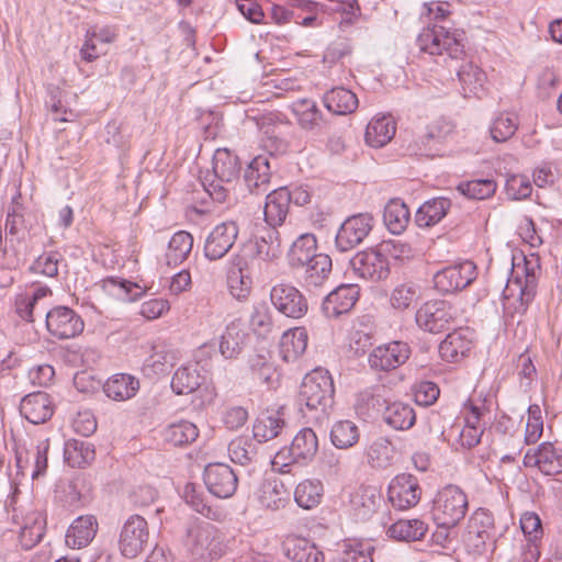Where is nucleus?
Returning <instances> with one entry per match:
<instances>
[{"mask_svg": "<svg viewBox=\"0 0 562 562\" xmlns=\"http://www.w3.org/2000/svg\"><path fill=\"white\" fill-rule=\"evenodd\" d=\"M468 509L465 492L456 484H447L435 495L431 515L439 528L451 529L464 519Z\"/></svg>", "mask_w": 562, "mask_h": 562, "instance_id": "f257e3e1", "label": "nucleus"}, {"mask_svg": "<svg viewBox=\"0 0 562 562\" xmlns=\"http://www.w3.org/2000/svg\"><path fill=\"white\" fill-rule=\"evenodd\" d=\"M334 394V382L329 372L318 368L304 376L297 403L310 412L326 413L333 406Z\"/></svg>", "mask_w": 562, "mask_h": 562, "instance_id": "f03ea898", "label": "nucleus"}, {"mask_svg": "<svg viewBox=\"0 0 562 562\" xmlns=\"http://www.w3.org/2000/svg\"><path fill=\"white\" fill-rule=\"evenodd\" d=\"M463 32H452L445 25L434 24L424 29L417 36L416 44L420 52L432 56L447 54L450 59H460L464 55Z\"/></svg>", "mask_w": 562, "mask_h": 562, "instance_id": "7ed1b4c3", "label": "nucleus"}, {"mask_svg": "<svg viewBox=\"0 0 562 562\" xmlns=\"http://www.w3.org/2000/svg\"><path fill=\"white\" fill-rule=\"evenodd\" d=\"M217 529L210 522H192L187 528L184 547L193 561L206 562L217 557Z\"/></svg>", "mask_w": 562, "mask_h": 562, "instance_id": "20e7f679", "label": "nucleus"}, {"mask_svg": "<svg viewBox=\"0 0 562 562\" xmlns=\"http://www.w3.org/2000/svg\"><path fill=\"white\" fill-rule=\"evenodd\" d=\"M149 538L147 520L140 515L134 514L122 525L117 547L124 558L134 559L148 548Z\"/></svg>", "mask_w": 562, "mask_h": 562, "instance_id": "39448f33", "label": "nucleus"}, {"mask_svg": "<svg viewBox=\"0 0 562 562\" xmlns=\"http://www.w3.org/2000/svg\"><path fill=\"white\" fill-rule=\"evenodd\" d=\"M476 266L465 260L450 265L434 274L435 289L441 294H453L469 286L476 279Z\"/></svg>", "mask_w": 562, "mask_h": 562, "instance_id": "423d86ee", "label": "nucleus"}, {"mask_svg": "<svg viewBox=\"0 0 562 562\" xmlns=\"http://www.w3.org/2000/svg\"><path fill=\"white\" fill-rule=\"evenodd\" d=\"M415 318L422 329L437 334L449 329L453 325L456 311L447 301H428L418 308Z\"/></svg>", "mask_w": 562, "mask_h": 562, "instance_id": "0eeeda50", "label": "nucleus"}, {"mask_svg": "<svg viewBox=\"0 0 562 562\" xmlns=\"http://www.w3.org/2000/svg\"><path fill=\"white\" fill-rule=\"evenodd\" d=\"M350 267L358 277L371 282L385 280L390 274L387 257L380 247L357 252L350 259Z\"/></svg>", "mask_w": 562, "mask_h": 562, "instance_id": "6e6552de", "label": "nucleus"}, {"mask_svg": "<svg viewBox=\"0 0 562 562\" xmlns=\"http://www.w3.org/2000/svg\"><path fill=\"white\" fill-rule=\"evenodd\" d=\"M467 541L477 553H483L488 546L495 547V525L491 512L477 508L468 520Z\"/></svg>", "mask_w": 562, "mask_h": 562, "instance_id": "1a4fd4ad", "label": "nucleus"}, {"mask_svg": "<svg viewBox=\"0 0 562 562\" xmlns=\"http://www.w3.org/2000/svg\"><path fill=\"white\" fill-rule=\"evenodd\" d=\"M373 227V217L368 213L349 216L340 225L335 246L337 250L345 252L356 248L370 234Z\"/></svg>", "mask_w": 562, "mask_h": 562, "instance_id": "9d476101", "label": "nucleus"}, {"mask_svg": "<svg viewBox=\"0 0 562 562\" xmlns=\"http://www.w3.org/2000/svg\"><path fill=\"white\" fill-rule=\"evenodd\" d=\"M422 497V487L416 476L411 473H401L393 477L387 487V498L391 505L398 510L415 507Z\"/></svg>", "mask_w": 562, "mask_h": 562, "instance_id": "9b49d317", "label": "nucleus"}, {"mask_svg": "<svg viewBox=\"0 0 562 562\" xmlns=\"http://www.w3.org/2000/svg\"><path fill=\"white\" fill-rule=\"evenodd\" d=\"M46 328L57 339H69L83 331L82 318L67 306H56L46 313Z\"/></svg>", "mask_w": 562, "mask_h": 562, "instance_id": "f8f14e48", "label": "nucleus"}, {"mask_svg": "<svg viewBox=\"0 0 562 562\" xmlns=\"http://www.w3.org/2000/svg\"><path fill=\"white\" fill-rule=\"evenodd\" d=\"M270 300L276 310L286 317L301 318L308 310L307 301L303 294L295 286L286 283L272 286Z\"/></svg>", "mask_w": 562, "mask_h": 562, "instance_id": "ddd939ff", "label": "nucleus"}, {"mask_svg": "<svg viewBox=\"0 0 562 562\" xmlns=\"http://www.w3.org/2000/svg\"><path fill=\"white\" fill-rule=\"evenodd\" d=\"M203 480L209 492L218 498L233 496L238 485L237 474L225 463L209 464L204 470Z\"/></svg>", "mask_w": 562, "mask_h": 562, "instance_id": "4468645a", "label": "nucleus"}, {"mask_svg": "<svg viewBox=\"0 0 562 562\" xmlns=\"http://www.w3.org/2000/svg\"><path fill=\"white\" fill-rule=\"evenodd\" d=\"M411 355L408 344L392 341L374 348L369 355L368 362L375 371H391L404 364Z\"/></svg>", "mask_w": 562, "mask_h": 562, "instance_id": "2eb2a0df", "label": "nucleus"}, {"mask_svg": "<svg viewBox=\"0 0 562 562\" xmlns=\"http://www.w3.org/2000/svg\"><path fill=\"white\" fill-rule=\"evenodd\" d=\"M238 237V226L234 222L216 225L206 236L204 256L213 261L222 259L234 246Z\"/></svg>", "mask_w": 562, "mask_h": 562, "instance_id": "dca6fc26", "label": "nucleus"}, {"mask_svg": "<svg viewBox=\"0 0 562 562\" xmlns=\"http://www.w3.org/2000/svg\"><path fill=\"white\" fill-rule=\"evenodd\" d=\"M524 465L538 468L546 475L562 473V447L542 442L537 449H529L524 457Z\"/></svg>", "mask_w": 562, "mask_h": 562, "instance_id": "f3484780", "label": "nucleus"}, {"mask_svg": "<svg viewBox=\"0 0 562 562\" xmlns=\"http://www.w3.org/2000/svg\"><path fill=\"white\" fill-rule=\"evenodd\" d=\"M360 288L357 284H340L328 293L322 303V311L328 318H337L349 313L357 303Z\"/></svg>", "mask_w": 562, "mask_h": 562, "instance_id": "a211bd4d", "label": "nucleus"}, {"mask_svg": "<svg viewBox=\"0 0 562 562\" xmlns=\"http://www.w3.org/2000/svg\"><path fill=\"white\" fill-rule=\"evenodd\" d=\"M285 425L284 407L280 406L276 409H266L254 423V438L258 440L259 443L272 440L281 434Z\"/></svg>", "mask_w": 562, "mask_h": 562, "instance_id": "6ab92c4d", "label": "nucleus"}, {"mask_svg": "<svg viewBox=\"0 0 562 562\" xmlns=\"http://www.w3.org/2000/svg\"><path fill=\"white\" fill-rule=\"evenodd\" d=\"M290 204V190L286 187L270 192L266 198L263 210L266 223L273 228L282 225L288 216Z\"/></svg>", "mask_w": 562, "mask_h": 562, "instance_id": "aec40b11", "label": "nucleus"}, {"mask_svg": "<svg viewBox=\"0 0 562 562\" xmlns=\"http://www.w3.org/2000/svg\"><path fill=\"white\" fill-rule=\"evenodd\" d=\"M98 521L93 515L77 517L66 532V543L72 549L87 547L95 537Z\"/></svg>", "mask_w": 562, "mask_h": 562, "instance_id": "412c9836", "label": "nucleus"}, {"mask_svg": "<svg viewBox=\"0 0 562 562\" xmlns=\"http://www.w3.org/2000/svg\"><path fill=\"white\" fill-rule=\"evenodd\" d=\"M270 178V160L262 155L255 157L244 172V181L251 193L266 192Z\"/></svg>", "mask_w": 562, "mask_h": 562, "instance_id": "4be33fe9", "label": "nucleus"}, {"mask_svg": "<svg viewBox=\"0 0 562 562\" xmlns=\"http://www.w3.org/2000/svg\"><path fill=\"white\" fill-rule=\"evenodd\" d=\"M539 268L537 260H528L525 258V281L521 283L520 279L516 277L513 284L519 289V297L516 300L513 314L522 315L526 313L529 304L535 297L537 288L536 269Z\"/></svg>", "mask_w": 562, "mask_h": 562, "instance_id": "5701e85b", "label": "nucleus"}, {"mask_svg": "<svg viewBox=\"0 0 562 562\" xmlns=\"http://www.w3.org/2000/svg\"><path fill=\"white\" fill-rule=\"evenodd\" d=\"M212 169L215 178L229 184L238 179L241 165L237 155L227 148H218L213 155Z\"/></svg>", "mask_w": 562, "mask_h": 562, "instance_id": "b1692460", "label": "nucleus"}, {"mask_svg": "<svg viewBox=\"0 0 562 562\" xmlns=\"http://www.w3.org/2000/svg\"><path fill=\"white\" fill-rule=\"evenodd\" d=\"M290 108L302 130L321 131L324 126L323 113L314 100L300 99L294 101Z\"/></svg>", "mask_w": 562, "mask_h": 562, "instance_id": "393cba45", "label": "nucleus"}, {"mask_svg": "<svg viewBox=\"0 0 562 562\" xmlns=\"http://www.w3.org/2000/svg\"><path fill=\"white\" fill-rule=\"evenodd\" d=\"M303 284L307 290L318 289L328 280L333 262L326 254H317L312 260L305 263Z\"/></svg>", "mask_w": 562, "mask_h": 562, "instance_id": "a878e982", "label": "nucleus"}, {"mask_svg": "<svg viewBox=\"0 0 562 562\" xmlns=\"http://www.w3.org/2000/svg\"><path fill=\"white\" fill-rule=\"evenodd\" d=\"M290 493L284 483L279 477H269L263 480L259 488L260 504L270 509L279 510L289 502Z\"/></svg>", "mask_w": 562, "mask_h": 562, "instance_id": "bb28decb", "label": "nucleus"}, {"mask_svg": "<svg viewBox=\"0 0 562 562\" xmlns=\"http://www.w3.org/2000/svg\"><path fill=\"white\" fill-rule=\"evenodd\" d=\"M318 450L317 436L312 428L301 429L293 438L289 453L293 462L307 463Z\"/></svg>", "mask_w": 562, "mask_h": 562, "instance_id": "cd10ccee", "label": "nucleus"}, {"mask_svg": "<svg viewBox=\"0 0 562 562\" xmlns=\"http://www.w3.org/2000/svg\"><path fill=\"white\" fill-rule=\"evenodd\" d=\"M472 340L468 337V330L458 329L449 333L439 345L440 357L449 362L458 361L472 349Z\"/></svg>", "mask_w": 562, "mask_h": 562, "instance_id": "c85d7f7f", "label": "nucleus"}, {"mask_svg": "<svg viewBox=\"0 0 562 562\" xmlns=\"http://www.w3.org/2000/svg\"><path fill=\"white\" fill-rule=\"evenodd\" d=\"M458 79L461 83L462 93L465 98L470 95L481 97L484 92L486 74L472 61H468L458 69Z\"/></svg>", "mask_w": 562, "mask_h": 562, "instance_id": "c756f323", "label": "nucleus"}, {"mask_svg": "<svg viewBox=\"0 0 562 562\" xmlns=\"http://www.w3.org/2000/svg\"><path fill=\"white\" fill-rule=\"evenodd\" d=\"M451 207V201L439 196L424 202L417 210L415 222L419 227H430L438 224Z\"/></svg>", "mask_w": 562, "mask_h": 562, "instance_id": "7c9ffc66", "label": "nucleus"}, {"mask_svg": "<svg viewBox=\"0 0 562 562\" xmlns=\"http://www.w3.org/2000/svg\"><path fill=\"white\" fill-rule=\"evenodd\" d=\"M307 331L295 327L285 331L280 340V355L285 362H293L302 356L307 347Z\"/></svg>", "mask_w": 562, "mask_h": 562, "instance_id": "2f4dec72", "label": "nucleus"}, {"mask_svg": "<svg viewBox=\"0 0 562 562\" xmlns=\"http://www.w3.org/2000/svg\"><path fill=\"white\" fill-rule=\"evenodd\" d=\"M326 109L337 115L352 113L358 108L357 95L342 87L334 88L327 91L323 98Z\"/></svg>", "mask_w": 562, "mask_h": 562, "instance_id": "473e14b6", "label": "nucleus"}, {"mask_svg": "<svg viewBox=\"0 0 562 562\" xmlns=\"http://www.w3.org/2000/svg\"><path fill=\"white\" fill-rule=\"evenodd\" d=\"M396 126L392 117L382 116L370 121L366 128V143L374 148L386 145L395 135Z\"/></svg>", "mask_w": 562, "mask_h": 562, "instance_id": "72a5a7b5", "label": "nucleus"}, {"mask_svg": "<svg viewBox=\"0 0 562 562\" xmlns=\"http://www.w3.org/2000/svg\"><path fill=\"white\" fill-rule=\"evenodd\" d=\"M383 420L395 430H407L415 425L416 414L409 404L393 402L383 411Z\"/></svg>", "mask_w": 562, "mask_h": 562, "instance_id": "f704fd0d", "label": "nucleus"}, {"mask_svg": "<svg viewBox=\"0 0 562 562\" xmlns=\"http://www.w3.org/2000/svg\"><path fill=\"white\" fill-rule=\"evenodd\" d=\"M364 454L372 469L384 470L392 465L395 449L387 438L379 437L367 447Z\"/></svg>", "mask_w": 562, "mask_h": 562, "instance_id": "c9c22d12", "label": "nucleus"}, {"mask_svg": "<svg viewBox=\"0 0 562 562\" xmlns=\"http://www.w3.org/2000/svg\"><path fill=\"white\" fill-rule=\"evenodd\" d=\"M285 554L293 562H324V553L305 538H293L285 542Z\"/></svg>", "mask_w": 562, "mask_h": 562, "instance_id": "e433bc0d", "label": "nucleus"}, {"mask_svg": "<svg viewBox=\"0 0 562 562\" xmlns=\"http://www.w3.org/2000/svg\"><path fill=\"white\" fill-rule=\"evenodd\" d=\"M316 238L312 234H302L291 245L288 252L289 265L296 269L303 268L306 262L317 256Z\"/></svg>", "mask_w": 562, "mask_h": 562, "instance_id": "4c0bfd02", "label": "nucleus"}, {"mask_svg": "<svg viewBox=\"0 0 562 562\" xmlns=\"http://www.w3.org/2000/svg\"><path fill=\"white\" fill-rule=\"evenodd\" d=\"M193 247V237L186 231H179L172 235L169 240L165 255L166 263L170 267H177L186 261Z\"/></svg>", "mask_w": 562, "mask_h": 562, "instance_id": "58836bf2", "label": "nucleus"}, {"mask_svg": "<svg viewBox=\"0 0 562 562\" xmlns=\"http://www.w3.org/2000/svg\"><path fill=\"white\" fill-rule=\"evenodd\" d=\"M138 389V380L124 373L113 375L103 385L106 396L115 401H125L133 397Z\"/></svg>", "mask_w": 562, "mask_h": 562, "instance_id": "ea45409f", "label": "nucleus"}, {"mask_svg": "<svg viewBox=\"0 0 562 562\" xmlns=\"http://www.w3.org/2000/svg\"><path fill=\"white\" fill-rule=\"evenodd\" d=\"M411 214L406 204L400 199H392L384 207L383 221L387 229L395 235L405 231Z\"/></svg>", "mask_w": 562, "mask_h": 562, "instance_id": "a19ab883", "label": "nucleus"}, {"mask_svg": "<svg viewBox=\"0 0 562 562\" xmlns=\"http://www.w3.org/2000/svg\"><path fill=\"white\" fill-rule=\"evenodd\" d=\"M427 525L419 519L397 520L386 531L387 536L396 541H418L427 531Z\"/></svg>", "mask_w": 562, "mask_h": 562, "instance_id": "79ce46f5", "label": "nucleus"}, {"mask_svg": "<svg viewBox=\"0 0 562 562\" xmlns=\"http://www.w3.org/2000/svg\"><path fill=\"white\" fill-rule=\"evenodd\" d=\"M198 364L183 366L177 369L171 379V389L176 394H190L202 384Z\"/></svg>", "mask_w": 562, "mask_h": 562, "instance_id": "37998d69", "label": "nucleus"}, {"mask_svg": "<svg viewBox=\"0 0 562 562\" xmlns=\"http://www.w3.org/2000/svg\"><path fill=\"white\" fill-rule=\"evenodd\" d=\"M95 451L92 443L78 439H69L65 442L64 458L72 468L85 467L94 460Z\"/></svg>", "mask_w": 562, "mask_h": 562, "instance_id": "c03bdc74", "label": "nucleus"}, {"mask_svg": "<svg viewBox=\"0 0 562 562\" xmlns=\"http://www.w3.org/2000/svg\"><path fill=\"white\" fill-rule=\"evenodd\" d=\"M323 483L319 480H304L294 491V501L304 509L316 507L323 497Z\"/></svg>", "mask_w": 562, "mask_h": 562, "instance_id": "a18cd8bd", "label": "nucleus"}, {"mask_svg": "<svg viewBox=\"0 0 562 562\" xmlns=\"http://www.w3.org/2000/svg\"><path fill=\"white\" fill-rule=\"evenodd\" d=\"M381 495L372 487H361L351 496V505L361 519L369 518L378 508Z\"/></svg>", "mask_w": 562, "mask_h": 562, "instance_id": "49530a36", "label": "nucleus"}, {"mask_svg": "<svg viewBox=\"0 0 562 562\" xmlns=\"http://www.w3.org/2000/svg\"><path fill=\"white\" fill-rule=\"evenodd\" d=\"M359 428L351 420L336 422L330 430V441L338 449H348L359 441Z\"/></svg>", "mask_w": 562, "mask_h": 562, "instance_id": "de8ad7c7", "label": "nucleus"}, {"mask_svg": "<svg viewBox=\"0 0 562 562\" xmlns=\"http://www.w3.org/2000/svg\"><path fill=\"white\" fill-rule=\"evenodd\" d=\"M198 436V427L189 420L172 423L164 431L165 440L173 446L189 445L193 442Z\"/></svg>", "mask_w": 562, "mask_h": 562, "instance_id": "09e8293b", "label": "nucleus"}, {"mask_svg": "<svg viewBox=\"0 0 562 562\" xmlns=\"http://www.w3.org/2000/svg\"><path fill=\"white\" fill-rule=\"evenodd\" d=\"M246 334L235 323L229 324L220 340V351L226 359H232L240 353L245 344Z\"/></svg>", "mask_w": 562, "mask_h": 562, "instance_id": "8fccbe9b", "label": "nucleus"}, {"mask_svg": "<svg viewBox=\"0 0 562 562\" xmlns=\"http://www.w3.org/2000/svg\"><path fill=\"white\" fill-rule=\"evenodd\" d=\"M256 254L263 260H274L282 254L279 232L269 227L256 240Z\"/></svg>", "mask_w": 562, "mask_h": 562, "instance_id": "3c124183", "label": "nucleus"}, {"mask_svg": "<svg viewBox=\"0 0 562 562\" xmlns=\"http://www.w3.org/2000/svg\"><path fill=\"white\" fill-rule=\"evenodd\" d=\"M102 286L111 295L125 302L136 301L143 293L136 283L114 277L104 279Z\"/></svg>", "mask_w": 562, "mask_h": 562, "instance_id": "603ef678", "label": "nucleus"}, {"mask_svg": "<svg viewBox=\"0 0 562 562\" xmlns=\"http://www.w3.org/2000/svg\"><path fill=\"white\" fill-rule=\"evenodd\" d=\"M183 498L189 506L204 517L210 519H217L220 517L218 509L207 504L204 492L194 483H188L184 486Z\"/></svg>", "mask_w": 562, "mask_h": 562, "instance_id": "864d4df0", "label": "nucleus"}, {"mask_svg": "<svg viewBox=\"0 0 562 562\" xmlns=\"http://www.w3.org/2000/svg\"><path fill=\"white\" fill-rule=\"evenodd\" d=\"M497 184L493 179H473L460 182L457 191L468 199L485 200L495 194Z\"/></svg>", "mask_w": 562, "mask_h": 562, "instance_id": "5fc2aeb1", "label": "nucleus"}, {"mask_svg": "<svg viewBox=\"0 0 562 562\" xmlns=\"http://www.w3.org/2000/svg\"><path fill=\"white\" fill-rule=\"evenodd\" d=\"M519 122L517 115L513 113H501L492 122L490 127L491 137L496 143H504L512 138Z\"/></svg>", "mask_w": 562, "mask_h": 562, "instance_id": "6e6d98bb", "label": "nucleus"}, {"mask_svg": "<svg viewBox=\"0 0 562 562\" xmlns=\"http://www.w3.org/2000/svg\"><path fill=\"white\" fill-rule=\"evenodd\" d=\"M229 458L234 463L246 465L256 460L257 445L247 437H237L228 445Z\"/></svg>", "mask_w": 562, "mask_h": 562, "instance_id": "4d7b16f0", "label": "nucleus"}, {"mask_svg": "<svg viewBox=\"0 0 562 562\" xmlns=\"http://www.w3.org/2000/svg\"><path fill=\"white\" fill-rule=\"evenodd\" d=\"M91 499V486L85 477H76L69 482L66 503L71 509L85 507Z\"/></svg>", "mask_w": 562, "mask_h": 562, "instance_id": "13d9d810", "label": "nucleus"}, {"mask_svg": "<svg viewBox=\"0 0 562 562\" xmlns=\"http://www.w3.org/2000/svg\"><path fill=\"white\" fill-rule=\"evenodd\" d=\"M48 98L45 101L46 106L49 108L54 115V120L60 122H67L72 116V111L68 108L65 101V92L56 86L47 87Z\"/></svg>", "mask_w": 562, "mask_h": 562, "instance_id": "bf43d9fd", "label": "nucleus"}, {"mask_svg": "<svg viewBox=\"0 0 562 562\" xmlns=\"http://www.w3.org/2000/svg\"><path fill=\"white\" fill-rule=\"evenodd\" d=\"M506 194L512 200H524L530 196L532 186L528 177L524 175H510L506 179Z\"/></svg>", "mask_w": 562, "mask_h": 562, "instance_id": "052dcab7", "label": "nucleus"}, {"mask_svg": "<svg viewBox=\"0 0 562 562\" xmlns=\"http://www.w3.org/2000/svg\"><path fill=\"white\" fill-rule=\"evenodd\" d=\"M439 386L431 381H420L413 386L414 401L419 406H430L439 397Z\"/></svg>", "mask_w": 562, "mask_h": 562, "instance_id": "680f3d73", "label": "nucleus"}, {"mask_svg": "<svg viewBox=\"0 0 562 562\" xmlns=\"http://www.w3.org/2000/svg\"><path fill=\"white\" fill-rule=\"evenodd\" d=\"M417 300V286L413 283L397 285L391 295V304L396 310H406Z\"/></svg>", "mask_w": 562, "mask_h": 562, "instance_id": "e2e57ef3", "label": "nucleus"}, {"mask_svg": "<svg viewBox=\"0 0 562 562\" xmlns=\"http://www.w3.org/2000/svg\"><path fill=\"white\" fill-rule=\"evenodd\" d=\"M227 284L231 294L238 299L244 300L248 296L251 290V276L237 274V272H227Z\"/></svg>", "mask_w": 562, "mask_h": 562, "instance_id": "0e129e2a", "label": "nucleus"}, {"mask_svg": "<svg viewBox=\"0 0 562 562\" xmlns=\"http://www.w3.org/2000/svg\"><path fill=\"white\" fill-rule=\"evenodd\" d=\"M520 528L528 538V543H535L542 535V526L539 516L531 512H526L520 517Z\"/></svg>", "mask_w": 562, "mask_h": 562, "instance_id": "69168bd1", "label": "nucleus"}, {"mask_svg": "<svg viewBox=\"0 0 562 562\" xmlns=\"http://www.w3.org/2000/svg\"><path fill=\"white\" fill-rule=\"evenodd\" d=\"M380 248L386 257L389 255L397 260H404L414 257V249L412 246L401 239L383 241Z\"/></svg>", "mask_w": 562, "mask_h": 562, "instance_id": "338daca9", "label": "nucleus"}, {"mask_svg": "<svg viewBox=\"0 0 562 562\" xmlns=\"http://www.w3.org/2000/svg\"><path fill=\"white\" fill-rule=\"evenodd\" d=\"M97 427L95 416L89 409L79 411L72 420L74 430L83 437H89L94 434Z\"/></svg>", "mask_w": 562, "mask_h": 562, "instance_id": "774afa93", "label": "nucleus"}]
</instances>
